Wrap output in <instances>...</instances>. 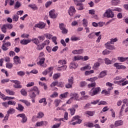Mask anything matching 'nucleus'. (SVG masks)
<instances>
[{
	"instance_id": "obj_39",
	"label": "nucleus",
	"mask_w": 128,
	"mask_h": 128,
	"mask_svg": "<svg viewBox=\"0 0 128 128\" xmlns=\"http://www.w3.org/2000/svg\"><path fill=\"white\" fill-rule=\"evenodd\" d=\"M118 42L117 38H111L110 40V41H108V42H110V44H114V42Z\"/></svg>"
},
{
	"instance_id": "obj_25",
	"label": "nucleus",
	"mask_w": 128,
	"mask_h": 128,
	"mask_svg": "<svg viewBox=\"0 0 128 128\" xmlns=\"http://www.w3.org/2000/svg\"><path fill=\"white\" fill-rule=\"evenodd\" d=\"M115 126H122L124 124V122L122 120H117L115 122Z\"/></svg>"
},
{
	"instance_id": "obj_43",
	"label": "nucleus",
	"mask_w": 128,
	"mask_h": 128,
	"mask_svg": "<svg viewBox=\"0 0 128 128\" xmlns=\"http://www.w3.org/2000/svg\"><path fill=\"white\" fill-rule=\"evenodd\" d=\"M98 78L96 76H94L93 78H88L86 80H88V82H96V80H98Z\"/></svg>"
},
{
	"instance_id": "obj_17",
	"label": "nucleus",
	"mask_w": 128,
	"mask_h": 128,
	"mask_svg": "<svg viewBox=\"0 0 128 128\" xmlns=\"http://www.w3.org/2000/svg\"><path fill=\"white\" fill-rule=\"evenodd\" d=\"M34 26L36 28H44L46 24H44V22H40L39 23L35 24Z\"/></svg>"
},
{
	"instance_id": "obj_34",
	"label": "nucleus",
	"mask_w": 128,
	"mask_h": 128,
	"mask_svg": "<svg viewBox=\"0 0 128 128\" xmlns=\"http://www.w3.org/2000/svg\"><path fill=\"white\" fill-rule=\"evenodd\" d=\"M70 68H78V64L72 62L70 65Z\"/></svg>"
},
{
	"instance_id": "obj_2",
	"label": "nucleus",
	"mask_w": 128,
	"mask_h": 128,
	"mask_svg": "<svg viewBox=\"0 0 128 128\" xmlns=\"http://www.w3.org/2000/svg\"><path fill=\"white\" fill-rule=\"evenodd\" d=\"M34 92H35L36 94ZM28 92L29 96L30 98H35L36 96V94L38 96L40 94V90H38V88L37 86H34Z\"/></svg>"
},
{
	"instance_id": "obj_47",
	"label": "nucleus",
	"mask_w": 128,
	"mask_h": 128,
	"mask_svg": "<svg viewBox=\"0 0 128 128\" xmlns=\"http://www.w3.org/2000/svg\"><path fill=\"white\" fill-rule=\"evenodd\" d=\"M8 104L10 106H16V101L10 100L8 101Z\"/></svg>"
},
{
	"instance_id": "obj_50",
	"label": "nucleus",
	"mask_w": 128,
	"mask_h": 128,
	"mask_svg": "<svg viewBox=\"0 0 128 128\" xmlns=\"http://www.w3.org/2000/svg\"><path fill=\"white\" fill-rule=\"evenodd\" d=\"M54 104L56 107L58 106V104H60V100H58V99L56 100L54 102Z\"/></svg>"
},
{
	"instance_id": "obj_57",
	"label": "nucleus",
	"mask_w": 128,
	"mask_h": 128,
	"mask_svg": "<svg viewBox=\"0 0 128 128\" xmlns=\"http://www.w3.org/2000/svg\"><path fill=\"white\" fill-rule=\"evenodd\" d=\"M100 66V62H97L94 64V66H93V68L94 70H96V68H98Z\"/></svg>"
},
{
	"instance_id": "obj_54",
	"label": "nucleus",
	"mask_w": 128,
	"mask_h": 128,
	"mask_svg": "<svg viewBox=\"0 0 128 128\" xmlns=\"http://www.w3.org/2000/svg\"><path fill=\"white\" fill-rule=\"evenodd\" d=\"M86 126H88V128H94V123L92 122H88L87 124H86Z\"/></svg>"
},
{
	"instance_id": "obj_9",
	"label": "nucleus",
	"mask_w": 128,
	"mask_h": 128,
	"mask_svg": "<svg viewBox=\"0 0 128 128\" xmlns=\"http://www.w3.org/2000/svg\"><path fill=\"white\" fill-rule=\"evenodd\" d=\"M12 46V44H10V42H4V44L2 45V50H4V52H6L8 50V46Z\"/></svg>"
},
{
	"instance_id": "obj_44",
	"label": "nucleus",
	"mask_w": 128,
	"mask_h": 128,
	"mask_svg": "<svg viewBox=\"0 0 128 128\" xmlns=\"http://www.w3.org/2000/svg\"><path fill=\"white\" fill-rule=\"evenodd\" d=\"M106 64H111L112 60H110L108 58H105L104 60Z\"/></svg>"
},
{
	"instance_id": "obj_12",
	"label": "nucleus",
	"mask_w": 128,
	"mask_h": 128,
	"mask_svg": "<svg viewBox=\"0 0 128 128\" xmlns=\"http://www.w3.org/2000/svg\"><path fill=\"white\" fill-rule=\"evenodd\" d=\"M114 66L116 68L117 70H126V67L124 65H121L119 63L116 62L114 64Z\"/></svg>"
},
{
	"instance_id": "obj_63",
	"label": "nucleus",
	"mask_w": 128,
	"mask_h": 128,
	"mask_svg": "<svg viewBox=\"0 0 128 128\" xmlns=\"http://www.w3.org/2000/svg\"><path fill=\"white\" fill-rule=\"evenodd\" d=\"M58 62L60 64H66V60H60Z\"/></svg>"
},
{
	"instance_id": "obj_15",
	"label": "nucleus",
	"mask_w": 128,
	"mask_h": 128,
	"mask_svg": "<svg viewBox=\"0 0 128 128\" xmlns=\"http://www.w3.org/2000/svg\"><path fill=\"white\" fill-rule=\"evenodd\" d=\"M112 44L110 42H107L106 44H105V47L108 50H114V46L111 45Z\"/></svg>"
},
{
	"instance_id": "obj_62",
	"label": "nucleus",
	"mask_w": 128,
	"mask_h": 128,
	"mask_svg": "<svg viewBox=\"0 0 128 128\" xmlns=\"http://www.w3.org/2000/svg\"><path fill=\"white\" fill-rule=\"evenodd\" d=\"M10 82V79H8V78L2 79L1 80V83L4 84L6 82Z\"/></svg>"
},
{
	"instance_id": "obj_5",
	"label": "nucleus",
	"mask_w": 128,
	"mask_h": 128,
	"mask_svg": "<svg viewBox=\"0 0 128 128\" xmlns=\"http://www.w3.org/2000/svg\"><path fill=\"white\" fill-rule=\"evenodd\" d=\"M12 28H14V26H12V24H4L2 26L1 30L2 32H4V34H6V32L7 30H12Z\"/></svg>"
},
{
	"instance_id": "obj_48",
	"label": "nucleus",
	"mask_w": 128,
	"mask_h": 128,
	"mask_svg": "<svg viewBox=\"0 0 128 128\" xmlns=\"http://www.w3.org/2000/svg\"><path fill=\"white\" fill-rule=\"evenodd\" d=\"M94 70L86 71L85 72V76H90V74H94Z\"/></svg>"
},
{
	"instance_id": "obj_13",
	"label": "nucleus",
	"mask_w": 128,
	"mask_h": 128,
	"mask_svg": "<svg viewBox=\"0 0 128 128\" xmlns=\"http://www.w3.org/2000/svg\"><path fill=\"white\" fill-rule=\"evenodd\" d=\"M68 14L70 16H73L74 14H76V9L74 8V6H71L68 10Z\"/></svg>"
},
{
	"instance_id": "obj_58",
	"label": "nucleus",
	"mask_w": 128,
	"mask_h": 128,
	"mask_svg": "<svg viewBox=\"0 0 128 128\" xmlns=\"http://www.w3.org/2000/svg\"><path fill=\"white\" fill-rule=\"evenodd\" d=\"M66 68H68V66L66 65L62 66L60 67H58L59 70H66Z\"/></svg>"
},
{
	"instance_id": "obj_10",
	"label": "nucleus",
	"mask_w": 128,
	"mask_h": 128,
	"mask_svg": "<svg viewBox=\"0 0 128 128\" xmlns=\"http://www.w3.org/2000/svg\"><path fill=\"white\" fill-rule=\"evenodd\" d=\"M49 16L50 18H56L58 15L56 14V10H52L49 12Z\"/></svg>"
},
{
	"instance_id": "obj_20",
	"label": "nucleus",
	"mask_w": 128,
	"mask_h": 128,
	"mask_svg": "<svg viewBox=\"0 0 128 128\" xmlns=\"http://www.w3.org/2000/svg\"><path fill=\"white\" fill-rule=\"evenodd\" d=\"M39 62H37V64L38 66H44L43 64H44V60H46V58H39Z\"/></svg>"
},
{
	"instance_id": "obj_51",
	"label": "nucleus",
	"mask_w": 128,
	"mask_h": 128,
	"mask_svg": "<svg viewBox=\"0 0 128 128\" xmlns=\"http://www.w3.org/2000/svg\"><path fill=\"white\" fill-rule=\"evenodd\" d=\"M89 58H88V56H80V60H83V62H86V60H88Z\"/></svg>"
},
{
	"instance_id": "obj_40",
	"label": "nucleus",
	"mask_w": 128,
	"mask_h": 128,
	"mask_svg": "<svg viewBox=\"0 0 128 128\" xmlns=\"http://www.w3.org/2000/svg\"><path fill=\"white\" fill-rule=\"evenodd\" d=\"M88 36V38H90V40L92 38H95L96 36L94 35V32H92V33L89 34Z\"/></svg>"
},
{
	"instance_id": "obj_37",
	"label": "nucleus",
	"mask_w": 128,
	"mask_h": 128,
	"mask_svg": "<svg viewBox=\"0 0 128 128\" xmlns=\"http://www.w3.org/2000/svg\"><path fill=\"white\" fill-rule=\"evenodd\" d=\"M28 6L32 8L34 10H38V6L36 4H29Z\"/></svg>"
},
{
	"instance_id": "obj_60",
	"label": "nucleus",
	"mask_w": 128,
	"mask_h": 128,
	"mask_svg": "<svg viewBox=\"0 0 128 128\" xmlns=\"http://www.w3.org/2000/svg\"><path fill=\"white\" fill-rule=\"evenodd\" d=\"M58 81L53 82L50 84L51 88H54V86H58Z\"/></svg>"
},
{
	"instance_id": "obj_7",
	"label": "nucleus",
	"mask_w": 128,
	"mask_h": 128,
	"mask_svg": "<svg viewBox=\"0 0 128 128\" xmlns=\"http://www.w3.org/2000/svg\"><path fill=\"white\" fill-rule=\"evenodd\" d=\"M100 92V87L96 88H92L90 90L89 94L92 96H94L98 94Z\"/></svg>"
},
{
	"instance_id": "obj_38",
	"label": "nucleus",
	"mask_w": 128,
	"mask_h": 128,
	"mask_svg": "<svg viewBox=\"0 0 128 128\" xmlns=\"http://www.w3.org/2000/svg\"><path fill=\"white\" fill-rule=\"evenodd\" d=\"M88 20L86 18H84L82 20V26H88Z\"/></svg>"
},
{
	"instance_id": "obj_46",
	"label": "nucleus",
	"mask_w": 128,
	"mask_h": 128,
	"mask_svg": "<svg viewBox=\"0 0 128 128\" xmlns=\"http://www.w3.org/2000/svg\"><path fill=\"white\" fill-rule=\"evenodd\" d=\"M68 83L70 84H74V77H69L68 79Z\"/></svg>"
},
{
	"instance_id": "obj_29",
	"label": "nucleus",
	"mask_w": 128,
	"mask_h": 128,
	"mask_svg": "<svg viewBox=\"0 0 128 128\" xmlns=\"http://www.w3.org/2000/svg\"><path fill=\"white\" fill-rule=\"evenodd\" d=\"M92 68V66L90 64L86 65L85 66L80 68L81 70H90Z\"/></svg>"
},
{
	"instance_id": "obj_33",
	"label": "nucleus",
	"mask_w": 128,
	"mask_h": 128,
	"mask_svg": "<svg viewBox=\"0 0 128 128\" xmlns=\"http://www.w3.org/2000/svg\"><path fill=\"white\" fill-rule=\"evenodd\" d=\"M6 68H8L9 70L12 68V66H14V64H12V63L10 62L6 63Z\"/></svg>"
},
{
	"instance_id": "obj_28",
	"label": "nucleus",
	"mask_w": 128,
	"mask_h": 128,
	"mask_svg": "<svg viewBox=\"0 0 128 128\" xmlns=\"http://www.w3.org/2000/svg\"><path fill=\"white\" fill-rule=\"evenodd\" d=\"M16 110H20V112H24V108L23 106L22 105L18 104V106L16 108Z\"/></svg>"
},
{
	"instance_id": "obj_6",
	"label": "nucleus",
	"mask_w": 128,
	"mask_h": 128,
	"mask_svg": "<svg viewBox=\"0 0 128 128\" xmlns=\"http://www.w3.org/2000/svg\"><path fill=\"white\" fill-rule=\"evenodd\" d=\"M71 98L70 99H69L67 102L66 104H72V102L73 100H78V94L76 93H71L70 94Z\"/></svg>"
},
{
	"instance_id": "obj_27",
	"label": "nucleus",
	"mask_w": 128,
	"mask_h": 128,
	"mask_svg": "<svg viewBox=\"0 0 128 128\" xmlns=\"http://www.w3.org/2000/svg\"><path fill=\"white\" fill-rule=\"evenodd\" d=\"M31 40L34 44H36V46H38L40 44V40H38V38H33Z\"/></svg>"
},
{
	"instance_id": "obj_8",
	"label": "nucleus",
	"mask_w": 128,
	"mask_h": 128,
	"mask_svg": "<svg viewBox=\"0 0 128 128\" xmlns=\"http://www.w3.org/2000/svg\"><path fill=\"white\" fill-rule=\"evenodd\" d=\"M10 82H11L15 84L13 86V87L14 88H22V86L20 85V82L18 80H10Z\"/></svg>"
},
{
	"instance_id": "obj_64",
	"label": "nucleus",
	"mask_w": 128,
	"mask_h": 128,
	"mask_svg": "<svg viewBox=\"0 0 128 128\" xmlns=\"http://www.w3.org/2000/svg\"><path fill=\"white\" fill-rule=\"evenodd\" d=\"M110 51L108 50H105L102 52V54L106 55V54H110Z\"/></svg>"
},
{
	"instance_id": "obj_19",
	"label": "nucleus",
	"mask_w": 128,
	"mask_h": 128,
	"mask_svg": "<svg viewBox=\"0 0 128 128\" xmlns=\"http://www.w3.org/2000/svg\"><path fill=\"white\" fill-rule=\"evenodd\" d=\"M30 42H32L31 40L23 39L20 41V44H23L24 46H26L28 44H30Z\"/></svg>"
},
{
	"instance_id": "obj_21",
	"label": "nucleus",
	"mask_w": 128,
	"mask_h": 128,
	"mask_svg": "<svg viewBox=\"0 0 128 128\" xmlns=\"http://www.w3.org/2000/svg\"><path fill=\"white\" fill-rule=\"evenodd\" d=\"M118 60H119V62H126V60H128V57H122V56H118Z\"/></svg>"
},
{
	"instance_id": "obj_16",
	"label": "nucleus",
	"mask_w": 128,
	"mask_h": 128,
	"mask_svg": "<svg viewBox=\"0 0 128 128\" xmlns=\"http://www.w3.org/2000/svg\"><path fill=\"white\" fill-rule=\"evenodd\" d=\"M14 62L15 64H22V61L20 60V57L15 56L14 58Z\"/></svg>"
},
{
	"instance_id": "obj_61",
	"label": "nucleus",
	"mask_w": 128,
	"mask_h": 128,
	"mask_svg": "<svg viewBox=\"0 0 128 128\" xmlns=\"http://www.w3.org/2000/svg\"><path fill=\"white\" fill-rule=\"evenodd\" d=\"M20 92H21L22 96H26L27 94L26 91L25 89H22L20 90Z\"/></svg>"
},
{
	"instance_id": "obj_31",
	"label": "nucleus",
	"mask_w": 128,
	"mask_h": 128,
	"mask_svg": "<svg viewBox=\"0 0 128 128\" xmlns=\"http://www.w3.org/2000/svg\"><path fill=\"white\" fill-rule=\"evenodd\" d=\"M16 110L14 108H10L7 112V114H14Z\"/></svg>"
},
{
	"instance_id": "obj_59",
	"label": "nucleus",
	"mask_w": 128,
	"mask_h": 128,
	"mask_svg": "<svg viewBox=\"0 0 128 128\" xmlns=\"http://www.w3.org/2000/svg\"><path fill=\"white\" fill-rule=\"evenodd\" d=\"M44 116V113L42 112H39L36 116L37 118H42Z\"/></svg>"
},
{
	"instance_id": "obj_26",
	"label": "nucleus",
	"mask_w": 128,
	"mask_h": 128,
	"mask_svg": "<svg viewBox=\"0 0 128 128\" xmlns=\"http://www.w3.org/2000/svg\"><path fill=\"white\" fill-rule=\"evenodd\" d=\"M40 104H42L44 103L43 106H46V104H48V102H46V98H42L40 100H39Z\"/></svg>"
},
{
	"instance_id": "obj_3",
	"label": "nucleus",
	"mask_w": 128,
	"mask_h": 128,
	"mask_svg": "<svg viewBox=\"0 0 128 128\" xmlns=\"http://www.w3.org/2000/svg\"><path fill=\"white\" fill-rule=\"evenodd\" d=\"M68 124L72 126H76V124H80V116H74L72 118L71 120L68 122Z\"/></svg>"
},
{
	"instance_id": "obj_24",
	"label": "nucleus",
	"mask_w": 128,
	"mask_h": 128,
	"mask_svg": "<svg viewBox=\"0 0 128 128\" xmlns=\"http://www.w3.org/2000/svg\"><path fill=\"white\" fill-rule=\"evenodd\" d=\"M96 112L94 111H86L85 112V114L89 116H93Z\"/></svg>"
},
{
	"instance_id": "obj_14",
	"label": "nucleus",
	"mask_w": 128,
	"mask_h": 128,
	"mask_svg": "<svg viewBox=\"0 0 128 128\" xmlns=\"http://www.w3.org/2000/svg\"><path fill=\"white\" fill-rule=\"evenodd\" d=\"M48 124V122L46 121H41L40 122H37L35 126L38 128V126H46Z\"/></svg>"
},
{
	"instance_id": "obj_53",
	"label": "nucleus",
	"mask_w": 128,
	"mask_h": 128,
	"mask_svg": "<svg viewBox=\"0 0 128 128\" xmlns=\"http://www.w3.org/2000/svg\"><path fill=\"white\" fill-rule=\"evenodd\" d=\"M96 84L95 82H92V83H91V84H88V88H96Z\"/></svg>"
},
{
	"instance_id": "obj_55",
	"label": "nucleus",
	"mask_w": 128,
	"mask_h": 128,
	"mask_svg": "<svg viewBox=\"0 0 128 128\" xmlns=\"http://www.w3.org/2000/svg\"><path fill=\"white\" fill-rule=\"evenodd\" d=\"M20 6H22V4H20V3L18 1H17L16 2L14 8H20Z\"/></svg>"
},
{
	"instance_id": "obj_11",
	"label": "nucleus",
	"mask_w": 128,
	"mask_h": 128,
	"mask_svg": "<svg viewBox=\"0 0 128 128\" xmlns=\"http://www.w3.org/2000/svg\"><path fill=\"white\" fill-rule=\"evenodd\" d=\"M124 110V112H128V104L126 105L124 104H122L121 108V110H120V116H122V112Z\"/></svg>"
},
{
	"instance_id": "obj_32",
	"label": "nucleus",
	"mask_w": 128,
	"mask_h": 128,
	"mask_svg": "<svg viewBox=\"0 0 128 128\" xmlns=\"http://www.w3.org/2000/svg\"><path fill=\"white\" fill-rule=\"evenodd\" d=\"M37 47H36V50H42L44 49V45L42 44H38L36 45Z\"/></svg>"
},
{
	"instance_id": "obj_30",
	"label": "nucleus",
	"mask_w": 128,
	"mask_h": 128,
	"mask_svg": "<svg viewBox=\"0 0 128 128\" xmlns=\"http://www.w3.org/2000/svg\"><path fill=\"white\" fill-rule=\"evenodd\" d=\"M60 73H57V74H54L53 75V80H58V78H60Z\"/></svg>"
},
{
	"instance_id": "obj_22",
	"label": "nucleus",
	"mask_w": 128,
	"mask_h": 128,
	"mask_svg": "<svg viewBox=\"0 0 128 128\" xmlns=\"http://www.w3.org/2000/svg\"><path fill=\"white\" fill-rule=\"evenodd\" d=\"M106 76V71L104 70L100 72L98 78H104Z\"/></svg>"
},
{
	"instance_id": "obj_35",
	"label": "nucleus",
	"mask_w": 128,
	"mask_h": 128,
	"mask_svg": "<svg viewBox=\"0 0 128 128\" xmlns=\"http://www.w3.org/2000/svg\"><path fill=\"white\" fill-rule=\"evenodd\" d=\"M68 92H66L63 94H61L60 95V98L61 100H62V98H68Z\"/></svg>"
},
{
	"instance_id": "obj_4",
	"label": "nucleus",
	"mask_w": 128,
	"mask_h": 128,
	"mask_svg": "<svg viewBox=\"0 0 128 128\" xmlns=\"http://www.w3.org/2000/svg\"><path fill=\"white\" fill-rule=\"evenodd\" d=\"M103 16H104V18H114V13L112 10L110 9H108L104 14Z\"/></svg>"
},
{
	"instance_id": "obj_45",
	"label": "nucleus",
	"mask_w": 128,
	"mask_h": 128,
	"mask_svg": "<svg viewBox=\"0 0 128 128\" xmlns=\"http://www.w3.org/2000/svg\"><path fill=\"white\" fill-rule=\"evenodd\" d=\"M20 17L18 16L15 14L14 15L12 16V20L13 22H18V18Z\"/></svg>"
},
{
	"instance_id": "obj_52",
	"label": "nucleus",
	"mask_w": 128,
	"mask_h": 128,
	"mask_svg": "<svg viewBox=\"0 0 128 128\" xmlns=\"http://www.w3.org/2000/svg\"><path fill=\"white\" fill-rule=\"evenodd\" d=\"M112 12H122V10L120 8H116L112 10Z\"/></svg>"
},
{
	"instance_id": "obj_23",
	"label": "nucleus",
	"mask_w": 128,
	"mask_h": 128,
	"mask_svg": "<svg viewBox=\"0 0 128 128\" xmlns=\"http://www.w3.org/2000/svg\"><path fill=\"white\" fill-rule=\"evenodd\" d=\"M6 94H9V96H14V94H16L14 92L10 90V89H6Z\"/></svg>"
},
{
	"instance_id": "obj_42",
	"label": "nucleus",
	"mask_w": 128,
	"mask_h": 128,
	"mask_svg": "<svg viewBox=\"0 0 128 128\" xmlns=\"http://www.w3.org/2000/svg\"><path fill=\"white\" fill-rule=\"evenodd\" d=\"M20 102H23V104H24L26 106H30V102L26 100H20Z\"/></svg>"
},
{
	"instance_id": "obj_41",
	"label": "nucleus",
	"mask_w": 128,
	"mask_h": 128,
	"mask_svg": "<svg viewBox=\"0 0 128 128\" xmlns=\"http://www.w3.org/2000/svg\"><path fill=\"white\" fill-rule=\"evenodd\" d=\"M68 110H70L71 116H74L76 114V108H74L68 109Z\"/></svg>"
},
{
	"instance_id": "obj_1",
	"label": "nucleus",
	"mask_w": 128,
	"mask_h": 128,
	"mask_svg": "<svg viewBox=\"0 0 128 128\" xmlns=\"http://www.w3.org/2000/svg\"><path fill=\"white\" fill-rule=\"evenodd\" d=\"M126 80V78H124L122 76H118L114 78V84H118V86H124L128 84V80Z\"/></svg>"
},
{
	"instance_id": "obj_56",
	"label": "nucleus",
	"mask_w": 128,
	"mask_h": 128,
	"mask_svg": "<svg viewBox=\"0 0 128 128\" xmlns=\"http://www.w3.org/2000/svg\"><path fill=\"white\" fill-rule=\"evenodd\" d=\"M112 4L113 6H116L118 4H120V0H112Z\"/></svg>"
},
{
	"instance_id": "obj_36",
	"label": "nucleus",
	"mask_w": 128,
	"mask_h": 128,
	"mask_svg": "<svg viewBox=\"0 0 128 128\" xmlns=\"http://www.w3.org/2000/svg\"><path fill=\"white\" fill-rule=\"evenodd\" d=\"M74 2L76 6H80L79 10H80V1L78 0H74Z\"/></svg>"
},
{
	"instance_id": "obj_49",
	"label": "nucleus",
	"mask_w": 128,
	"mask_h": 128,
	"mask_svg": "<svg viewBox=\"0 0 128 128\" xmlns=\"http://www.w3.org/2000/svg\"><path fill=\"white\" fill-rule=\"evenodd\" d=\"M17 74L20 76H24L26 74V72H24V71H19L17 72Z\"/></svg>"
},
{
	"instance_id": "obj_18",
	"label": "nucleus",
	"mask_w": 128,
	"mask_h": 128,
	"mask_svg": "<svg viewBox=\"0 0 128 128\" xmlns=\"http://www.w3.org/2000/svg\"><path fill=\"white\" fill-rule=\"evenodd\" d=\"M52 70H54V67H50L43 72L42 74L44 76H46L48 73L50 72Z\"/></svg>"
}]
</instances>
